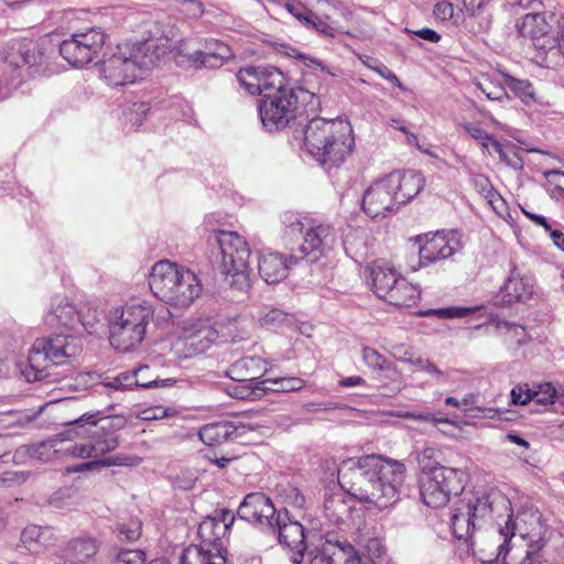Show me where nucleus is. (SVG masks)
Segmentation results:
<instances>
[{"instance_id":"1","label":"nucleus","mask_w":564,"mask_h":564,"mask_svg":"<svg viewBox=\"0 0 564 564\" xmlns=\"http://www.w3.org/2000/svg\"><path fill=\"white\" fill-rule=\"evenodd\" d=\"M405 470L400 460L366 455L343 462L338 468V482L356 499L387 509L400 499Z\"/></svg>"},{"instance_id":"2","label":"nucleus","mask_w":564,"mask_h":564,"mask_svg":"<svg viewBox=\"0 0 564 564\" xmlns=\"http://www.w3.org/2000/svg\"><path fill=\"white\" fill-rule=\"evenodd\" d=\"M528 517L532 520L539 519L533 512H519L513 519L509 499L499 491H491L462 503L453 512L451 523L454 536L465 542H471L477 530L496 524L497 533L502 540L498 545V556L506 560L510 551L509 542L516 531L522 538L529 534L528 530L522 528V522H525Z\"/></svg>"},{"instance_id":"3","label":"nucleus","mask_w":564,"mask_h":564,"mask_svg":"<svg viewBox=\"0 0 564 564\" xmlns=\"http://www.w3.org/2000/svg\"><path fill=\"white\" fill-rule=\"evenodd\" d=\"M78 324L75 334H56L54 337L37 338L28 355V366L22 370L28 381H39L48 376L50 365H59L77 356L84 333L93 334L101 322V313L88 304L77 306Z\"/></svg>"},{"instance_id":"4","label":"nucleus","mask_w":564,"mask_h":564,"mask_svg":"<svg viewBox=\"0 0 564 564\" xmlns=\"http://www.w3.org/2000/svg\"><path fill=\"white\" fill-rule=\"evenodd\" d=\"M99 412L85 413L62 432L63 440L82 438V443L66 446L67 455L79 458H99L115 451L119 445L118 431L126 422L120 416L96 419Z\"/></svg>"},{"instance_id":"5","label":"nucleus","mask_w":564,"mask_h":564,"mask_svg":"<svg viewBox=\"0 0 564 564\" xmlns=\"http://www.w3.org/2000/svg\"><path fill=\"white\" fill-rule=\"evenodd\" d=\"M100 65V73L109 86L134 83L142 73L153 68L167 51L162 39L150 37L141 42L126 43Z\"/></svg>"},{"instance_id":"6","label":"nucleus","mask_w":564,"mask_h":564,"mask_svg":"<svg viewBox=\"0 0 564 564\" xmlns=\"http://www.w3.org/2000/svg\"><path fill=\"white\" fill-rule=\"evenodd\" d=\"M424 184V176L420 172L393 171L365 191L361 208L371 218L387 217L416 197Z\"/></svg>"},{"instance_id":"7","label":"nucleus","mask_w":564,"mask_h":564,"mask_svg":"<svg viewBox=\"0 0 564 564\" xmlns=\"http://www.w3.org/2000/svg\"><path fill=\"white\" fill-rule=\"evenodd\" d=\"M354 144L352 130L343 120L315 117L305 126L304 145L307 152L327 169L345 162Z\"/></svg>"},{"instance_id":"8","label":"nucleus","mask_w":564,"mask_h":564,"mask_svg":"<svg viewBox=\"0 0 564 564\" xmlns=\"http://www.w3.org/2000/svg\"><path fill=\"white\" fill-rule=\"evenodd\" d=\"M149 285L154 296L175 308L189 307L203 290L192 270L170 260L158 261L152 267Z\"/></svg>"},{"instance_id":"9","label":"nucleus","mask_w":564,"mask_h":564,"mask_svg":"<svg viewBox=\"0 0 564 564\" xmlns=\"http://www.w3.org/2000/svg\"><path fill=\"white\" fill-rule=\"evenodd\" d=\"M153 310L147 303H131L109 312V341L120 351L135 348L147 333Z\"/></svg>"},{"instance_id":"10","label":"nucleus","mask_w":564,"mask_h":564,"mask_svg":"<svg viewBox=\"0 0 564 564\" xmlns=\"http://www.w3.org/2000/svg\"><path fill=\"white\" fill-rule=\"evenodd\" d=\"M208 242L218 247L220 270L230 286L247 291L250 286V249L247 241L235 231L218 230L209 235Z\"/></svg>"},{"instance_id":"11","label":"nucleus","mask_w":564,"mask_h":564,"mask_svg":"<svg viewBox=\"0 0 564 564\" xmlns=\"http://www.w3.org/2000/svg\"><path fill=\"white\" fill-rule=\"evenodd\" d=\"M297 104V96L292 88L286 86L285 80L282 87H275L264 93V96L258 101V111L265 130L284 129L294 119Z\"/></svg>"},{"instance_id":"12","label":"nucleus","mask_w":564,"mask_h":564,"mask_svg":"<svg viewBox=\"0 0 564 564\" xmlns=\"http://www.w3.org/2000/svg\"><path fill=\"white\" fill-rule=\"evenodd\" d=\"M464 489V473L457 468H437L433 474L423 475L420 495L423 502L434 509L444 507L452 495Z\"/></svg>"},{"instance_id":"13","label":"nucleus","mask_w":564,"mask_h":564,"mask_svg":"<svg viewBox=\"0 0 564 564\" xmlns=\"http://www.w3.org/2000/svg\"><path fill=\"white\" fill-rule=\"evenodd\" d=\"M217 338L218 332L208 319H189L172 344L171 351L178 359L193 358L207 351Z\"/></svg>"},{"instance_id":"14","label":"nucleus","mask_w":564,"mask_h":564,"mask_svg":"<svg viewBox=\"0 0 564 564\" xmlns=\"http://www.w3.org/2000/svg\"><path fill=\"white\" fill-rule=\"evenodd\" d=\"M106 34L100 28H90L74 33L59 44L62 57L74 67H83L90 63L101 51Z\"/></svg>"},{"instance_id":"15","label":"nucleus","mask_w":564,"mask_h":564,"mask_svg":"<svg viewBox=\"0 0 564 564\" xmlns=\"http://www.w3.org/2000/svg\"><path fill=\"white\" fill-rule=\"evenodd\" d=\"M361 560L347 541L326 539L319 546L293 554V564H359Z\"/></svg>"},{"instance_id":"16","label":"nucleus","mask_w":564,"mask_h":564,"mask_svg":"<svg viewBox=\"0 0 564 564\" xmlns=\"http://www.w3.org/2000/svg\"><path fill=\"white\" fill-rule=\"evenodd\" d=\"M337 239L336 231L330 225H314L311 223L303 237L302 243L295 249L291 247L290 261L314 263L333 249Z\"/></svg>"},{"instance_id":"17","label":"nucleus","mask_w":564,"mask_h":564,"mask_svg":"<svg viewBox=\"0 0 564 564\" xmlns=\"http://www.w3.org/2000/svg\"><path fill=\"white\" fill-rule=\"evenodd\" d=\"M416 240H423L417 236ZM463 248L460 239L456 231H436L424 236V243L419 248V259L421 265H429L437 261L446 260L459 252Z\"/></svg>"},{"instance_id":"18","label":"nucleus","mask_w":564,"mask_h":564,"mask_svg":"<svg viewBox=\"0 0 564 564\" xmlns=\"http://www.w3.org/2000/svg\"><path fill=\"white\" fill-rule=\"evenodd\" d=\"M279 510L263 492L248 494L239 505L237 514L254 527L268 532L273 528Z\"/></svg>"},{"instance_id":"19","label":"nucleus","mask_w":564,"mask_h":564,"mask_svg":"<svg viewBox=\"0 0 564 564\" xmlns=\"http://www.w3.org/2000/svg\"><path fill=\"white\" fill-rule=\"evenodd\" d=\"M234 521V513L227 509L215 510L213 514L207 516L199 523L197 530L203 545L216 553H221L227 533Z\"/></svg>"},{"instance_id":"20","label":"nucleus","mask_w":564,"mask_h":564,"mask_svg":"<svg viewBox=\"0 0 564 564\" xmlns=\"http://www.w3.org/2000/svg\"><path fill=\"white\" fill-rule=\"evenodd\" d=\"M239 84L250 95L264 96V93L275 87H282L284 76L281 70L271 66H249L237 73Z\"/></svg>"},{"instance_id":"21","label":"nucleus","mask_w":564,"mask_h":564,"mask_svg":"<svg viewBox=\"0 0 564 564\" xmlns=\"http://www.w3.org/2000/svg\"><path fill=\"white\" fill-rule=\"evenodd\" d=\"M534 280L513 268L509 276L492 297L496 306H511L514 303H527L533 297Z\"/></svg>"},{"instance_id":"22","label":"nucleus","mask_w":564,"mask_h":564,"mask_svg":"<svg viewBox=\"0 0 564 564\" xmlns=\"http://www.w3.org/2000/svg\"><path fill=\"white\" fill-rule=\"evenodd\" d=\"M268 532L272 533L280 544L290 549L293 554H299L306 549L304 528L300 522L291 520L286 508L279 510L273 528Z\"/></svg>"},{"instance_id":"23","label":"nucleus","mask_w":564,"mask_h":564,"mask_svg":"<svg viewBox=\"0 0 564 564\" xmlns=\"http://www.w3.org/2000/svg\"><path fill=\"white\" fill-rule=\"evenodd\" d=\"M77 306L66 297L56 296L51 305V310L44 316V323L59 334H75L78 324Z\"/></svg>"},{"instance_id":"24","label":"nucleus","mask_w":564,"mask_h":564,"mask_svg":"<svg viewBox=\"0 0 564 564\" xmlns=\"http://www.w3.org/2000/svg\"><path fill=\"white\" fill-rule=\"evenodd\" d=\"M149 371L148 366H141L132 372H121L113 378H107L105 381L97 384L99 392H108L109 390H131L133 387L139 388H153L159 386H171L173 380L166 379L162 381L150 380L141 381L139 376L143 372Z\"/></svg>"},{"instance_id":"25","label":"nucleus","mask_w":564,"mask_h":564,"mask_svg":"<svg viewBox=\"0 0 564 564\" xmlns=\"http://www.w3.org/2000/svg\"><path fill=\"white\" fill-rule=\"evenodd\" d=\"M292 264L284 254L278 251L262 250L259 253V274L268 284L278 283L285 279Z\"/></svg>"},{"instance_id":"26","label":"nucleus","mask_w":564,"mask_h":564,"mask_svg":"<svg viewBox=\"0 0 564 564\" xmlns=\"http://www.w3.org/2000/svg\"><path fill=\"white\" fill-rule=\"evenodd\" d=\"M366 279L375 294L383 299L395 283L400 273L386 261H376L366 268Z\"/></svg>"},{"instance_id":"27","label":"nucleus","mask_w":564,"mask_h":564,"mask_svg":"<svg viewBox=\"0 0 564 564\" xmlns=\"http://www.w3.org/2000/svg\"><path fill=\"white\" fill-rule=\"evenodd\" d=\"M265 366L267 361L264 359L256 356H247L230 365L227 375L235 381L254 382L268 371Z\"/></svg>"},{"instance_id":"28","label":"nucleus","mask_w":564,"mask_h":564,"mask_svg":"<svg viewBox=\"0 0 564 564\" xmlns=\"http://www.w3.org/2000/svg\"><path fill=\"white\" fill-rule=\"evenodd\" d=\"M55 530L52 527L28 525L21 533V542L31 553H41L56 543Z\"/></svg>"},{"instance_id":"29","label":"nucleus","mask_w":564,"mask_h":564,"mask_svg":"<svg viewBox=\"0 0 564 564\" xmlns=\"http://www.w3.org/2000/svg\"><path fill=\"white\" fill-rule=\"evenodd\" d=\"M202 442L208 446L220 445L238 435V426L230 421H219L205 424L198 432Z\"/></svg>"},{"instance_id":"30","label":"nucleus","mask_w":564,"mask_h":564,"mask_svg":"<svg viewBox=\"0 0 564 564\" xmlns=\"http://www.w3.org/2000/svg\"><path fill=\"white\" fill-rule=\"evenodd\" d=\"M517 29L521 36L532 40L535 46L543 47L544 43H540V40L550 32L551 26L545 14L534 12L525 14L517 23Z\"/></svg>"},{"instance_id":"31","label":"nucleus","mask_w":564,"mask_h":564,"mask_svg":"<svg viewBox=\"0 0 564 564\" xmlns=\"http://www.w3.org/2000/svg\"><path fill=\"white\" fill-rule=\"evenodd\" d=\"M417 286L408 282L401 274L386 296L382 299L394 306H412L420 297Z\"/></svg>"},{"instance_id":"32","label":"nucleus","mask_w":564,"mask_h":564,"mask_svg":"<svg viewBox=\"0 0 564 564\" xmlns=\"http://www.w3.org/2000/svg\"><path fill=\"white\" fill-rule=\"evenodd\" d=\"M99 550L97 541L93 538H78L68 542L64 555L73 564H84L94 557Z\"/></svg>"},{"instance_id":"33","label":"nucleus","mask_w":564,"mask_h":564,"mask_svg":"<svg viewBox=\"0 0 564 564\" xmlns=\"http://www.w3.org/2000/svg\"><path fill=\"white\" fill-rule=\"evenodd\" d=\"M180 564H226V558L204 545L192 544L183 550Z\"/></svg>"},{"instance_id":"34","label":"nucleus","mask_w":564,"mask_h":564,"mask_svg":"<svg viewBox=\"0 0 564 564\" xmlns=\"http://www.w3.org/2000/svg\"><path fill=\"white\" fill-rule=\"evenodd\" d=\"M42 53L32 42L20 43L17 50H12L6 57L7 62L15 68L24 65L35 66L42 62Z\"/></svg>"},{"instance_id":"35","label":"nucleus","mask_w":564,"mask_h":564,"mask_svg":"<svg viewBox=\"0 0 564 564\" xmlns=\"http://www.w3.org/2000/svg\"><path fill=\"white\" fill-rule=\"evenodd\" d=\"M67 440H63L62 433H59L55 438H51L44 442H41L37 445L29 447L28 452L31 457L36 458L42 462H50L52 460L58 453L64 452L66 447L62 448L58 447L62 443L66 442Z\"/></svg>"},{"instance_id":"36","label":"nucleus","mask_w":564,"mask_h":564,"mask_svg":"<svg viewBox=\"0 0 564 564\" xmlns=\"http://www.w3.org/2000/svg\"><path fill=\"white\" fill-rule=\"evenodd\" d=\"M262 391L271 390L274 392H292L304 388L305 381L297 377L269 378L261 381Z\"/></svg>"},{"instance_id":"37","label":"nucleus","mask_w":564,"mask_h":564,"mask_svg":"<svg viewBox=\"0 0 564 564\" xmlns=\"http://www.w3.org/2000/svg\"><path fill=\"white\" fill-rule=\"evenodd\" d=\"M475 86L489 100L502 102L509 99L505 83L501 84L488 76H482L481 78H479L475 83Z\"/></svg>"},{"instance_id":"38","label":"nucleus","mask_w":564,"mask_h":564,"mask_svg":"<svg viewBox=\"0 0 564 564\" xmlns=\"http://www.w3.org/2000/svg\"><path fill=\"white\" fill-rule=\"evenodd\" d=\"M283 223L285 225L283 238L290 245L299 239H303L306 229L311 225V221L306 220L304 223L293 214H285Z\"/></svg>"},{"instance_id":"39","label":"nucleus","mask_w":564,"mask_h":564,"mask_svg":"<svg viewBox=\"0 0 564 564\" xmlns=\"http://www.w3.org/2000/svg\"><path fill=\"white\" fill-rule=\"evenodd\" d=\"M489 0H470L473 7L470 19L478 23L475 32H486L491 25V12L489 11Z\"/></svg>"},{"instance_id":"40","label":"nucleus","mask_w":564,"mask_h":564,"mask_svg":"<svg viewBox=\"0 0 564 564\" xmlns=\"http://www.w3.org/2000/svg\"><path fill=\"white\" fill-rule=\"evenodd\" d=\"M290 56H293L297 59L304 62V65L313 70V74L317 76H327V77H336L339 74V69L337 67H330L324 64L322 61L316 58L306 56L297 52L295 48H291V52L288 53Z\"/></svg>"},{"instance_id":"41","label":"nucleus","mask_w":564,"mask_h":564,"mask_svg":"<svg viewBox=\"0 0 564 564\" xmlns=\"http://www.w3.org/2000/svg\"><path fill=\"white\" fill-rule=\"evenodd\" d=\"M196 57L214 56L218 61H227L231 58L232 52L230 47L216 39H206L204 48L195 53Z\"/></svg>"},{"instance_id":"42","label":"nucleus","mask_w":564,"mask_h":564,"mask_svg":"<svg viewBox=\"0 0 564 564\" xmlns=\"http://www.w3.org/2000/svg\"><path fill=\"white\" fill-rule=\"evenodd\" d=\"M440 451L434 447H424L416 454V460L424 475L433 474L437 468H447L440 464Z\"/></svg>"},{"instance_id":"43","label":"nucleus","mask_w":564,"mask_h":564,"mask_svg":"<svg viewBox=\"0 0 564 564\" xmlns=\"http://www.w3.org/2000/svg\"><path fill=\"white\" fill-rule=\"evenodd\" d=\"M259 321L261 325L267 328H274L283 325L291 326L294 323L293 316L278 308H269L261 313Z\"/></svg>"},{"instance_id":"44","label":"nucleus","mask_w":564,"mask_h":564,"mask_svg":"<svg viewBox=\"0 0 564 564\" xmlns=\"http://www.w3.org/2000/svg\"><path fill=\"white\" fill-rule=\"evenodd\" d=\"M480 310V306H469V307H445L437 310H427L420 313L421 316H437L438 318L449 319V318H460L465 317L471 313H475Z\"/></svg>"},{"instance_id":"45","label":"nucleus","mask_w":564,"mask_h":564,"mask_svg":"<svg viewBox=\"0 0 564 564\" xmlns=\"http://www.w3.org/2000/svg\"><path fill=\"white\" fill-rule=\"evenodd\" d=\"M282 11L292 15L304 28L313 23V11L299 0H288Z\"/></svg>"},{"instance_id":"46","label":"nucleus","mask_w":564,"mask_h":564,"mask_svg":"<svg viewBox=\"0 0 564 564\" xmlns=\"http://www.w3.org/2000/svg\"><path fill=\"white\" fill-rule=\"evenodd\" d=\"M503 78L506 87L520 99L527 101V99L533 98L534 89L528 79H518L508 74H505Z\"/></svg>"},{"instance_id":"47","label":"nucleus","mask_w":564,"mask_h":564,"mask_svg":"<svg viewBox=\"0 0 564 564\" xmlns=\"http://www.w3.org/2000/svg\"><path fill=\"white\" fill-rule=\"evenodd\" d=\"M312 21L313 23L306 25L305 29L314 30L326 37H335L336 34L338 33L337 24L334 21H332L330 17L327 14L325 15V19H322L321 17L313 12Z\"/></svg>"},{"instance_id":"48","label":"nucleus","mask_w":564,"mask_h":564,"mask_svg":"<svg viewBox=\"0 0 564 564\" xmlns=\"http://www.w3.org/2000/svg\"><path fill=\"white\" fill-rule=\"evenodd\" d=\"M142 523L139 519H131L127 523L117 525L118 538L121 541L134 542L141 536Z\"/></svg>"},{"instance_id":"49","label":"nucleus","mask_w":564,"mask_h":564,"mask_svg":"<svg viewBox=\"0 0 564 564\" xmlns=\"http://www.w3.org/2000/svg\"><path fill=\"white\" fill-rule=\"evenodd\" d=\"M362 360L369 368L375 370L391 369V365L387 359L378 350L368 346L362 348Z\"/></svg>"},{"instance_id":"50","label":"nucleus","mask_w":564,"mask_h":564,"mask_svg":"<svg viewBox=\"0 0 564 564\" xmlns=\"http://www.w3.org/2000/svg\"><path fill=\"white\" fill-rule=\"evenodd\" d=\"M556 395L555 388L550 382L541 383L532 388V402L541 405H549L554 403Z\"/></svg>"},{"instance_id":"51","label":"nucleus","mask_w":564,"mask_h":564,"mask_svg":"<svg viewBox=\"0 0 564 564\" xmlns=\"http://www.w3.org/2000/svg\"><path fill=\"white\" fill-rule=\"evenodd\" d=\"M477 401V394L468 393L460 400V405L462 408H464L465 412L477 411L480 413L479 416L481 417H494L492 413L495 412V410L492 408L476 406ZM469 416L476 417L477 415L469 414Z\"/></svg>"},{"instance_id":"52","label":"nucleus","mask_w":564,"mask_h":564,"mask_svg":"<svg viewBox=\"0 0 564 564\" xmlns=\"http://www.w3.org/2000/svg\"><path fill=\"white\" fill-rule=\"evenodd\" d=\"M147 556L142 550H121L116 557V564H145Z\"/></svg>"},{"instance_id":"53","label":"nucleus","mask_w":564,"mask_h":564,"mask_svg":"<svg viewBox=\"0 0 564 564\" xmlns=\"http://www.w3.org/2000/svg\"><path fill=\"white\" fill-rule=\"evenodd\" d=\"M532 388L528 383H520L511 389V403L514 405H525L532 402Z\"/></svg>"},{"instance_id":"54","label":"nucleus","mask_w":564,"mask_h":564,"mask_svg":"<svg viewBox=\"0 0 564 564\" xmlns=\"http://www.w3.org/2000/svg\"><path fill=\"white\" fill-rule=\"evenodd\" d=\"M465 130L469 133V135L479 142L482 148L488 149L491 144L492 140H495L494 135L481 129L477 124H466Z\"/></svg>"},{"instance_id":"55","label":"nucleus","mask_w":564,"mask_h":564,"mask_svg":"<svg viewBox=\"0 0 564 564\" xmlns=\"http://www.w3.org/2000/svg\"><path fill=\"white\" fill-rule=\"evenodd\" d=\"M470 183L475 189L485 197H490L492 195L494 187L486 175L473 174L470 177Z\"/></svg>"},{"instance_id":"56","label":"nucleus","mask_w":564,"mask_h":564,"mask_svg":"<svg viewBox=\"0 0 564 564\" xmlns=\"http://www.w3.org/2000/svg\"><path fill=\"white\" fill-rule=\"evenodd\" d=\"M489 323L494 324L499 332H514L516 337L524 334V328L521 325L500 319L497 316L490 315Z\"/></svg>"},{"instance_id":"57","label":"nucleus","mask_w":564,"mask_h":564,"mask_svg":"<svg viewBox=\"0 0 564 564\" xmlns=\"http://www.w3.org/2000/svg\"><path fill=\"white\" fill-rule=\"evenodd\" d=\"M368 67L375 70L378 75H380L382 78L387 79L388 82L392 83L398 88H403L401 82L397 77V75L388 68L386 65L379 62H375V64H368Z\"/></svg>"},{"instance_id":"58","label":"nucleus","mask_w":564,"mask_h":564,"mask_svg":"<svg viewBox=\"0 0 564 564\" xmlns=\"http://www.w3.org/2000/svg\"><path fill=\"white\" fill-rule=\"evenodd\" d=\"M424 372L429 373L435 381V383H446L449 377L455 370H441L434 362L430 361L424 369Z\"/></svg>"},{"instance_id":"59","label":"nucleus","mask_w":564,"mask_h":564,"mask_svg":"<svg viewBox=\"0 0 564 564\" xmlns=\"http://www.w3.org/2000/svg\"><path fill=\"white\" fill-rule=\"evenodd\" d=\"M433 14L436 20H440L443 22L448 21L449 19L453 18V14H454L453 4L448 1L437 2L434 6Z\"/></svg>"},{"instance_id":"60","label":"nucleus","mask_w":564,"mask_h":564,"mask_svg":"<svg viewBox=\"0 0 564 564\" xmlns=\"http://www.w3.org/2000/svg\"><path fill=\"white\" fill-rule=\"evenodd\" d=\"M404 416L416 421L432 422L434 425L449 422L448 419L436 417L434 414L430 412H408Z\"/></svg>"},{"instance_id":"61","label":"nucleus","mask_w":564,"mask_h":564,"mask_svg":"<svg viewBox=\"0 0 564 564\" xmlns=\"http://www.w3.org/2000/svg\"><path fill=\"white\" fill-rule=\"evenodd\" d=\"M501 162L516 171L522 170L523 167V161L521 156L513 150L507 151V154Z\"/></svg>"},{"instance_id":"62","label":"nucleus","mask_w":564,"mask_h":564,"mask_svg":"<svg viewBox=\"0 0 564 564\" xmlns=\"http://www.w3.org/2000/svg\"><path fill=\"white\" fill-rule=\"evenodd\" d=\"M521 210L524 214V216L531 221H533L535 225L543 227L545 231H551L552 227L544 216L531 213L524 208H521Z\"/></svg>"},{"instance_id":"63","label":"nucleus","mask_w":564,"mask_h":564,"mask_svg":"<svg viewBox=\"0 0 564 564\" xmlns=\"http://www.w3.org/2000/svg\"><path fill=\"white\" fill-rule=\"evenodd\" d=\"M391 354L393 355L394 358L404 362H408L409 357L412 356L410 349L402 344L393 345L391 347Z\"/></svg>"},{"instance_id":"64","label":"nucleus","mask_w":564,"mask_h":564,"mask_svg":"<svg viewBox=\"0 0 564 564\" xmlns=\"http://www.w3.org/2000/svg\"><path fill=\"white\" fill-rule=\"evenodd\" d=\"M414 34L427 42H431V43H436L441 39V35L436 31L429 29V28H424L419 31H415Z\"/></svg>"}]
</instances>
